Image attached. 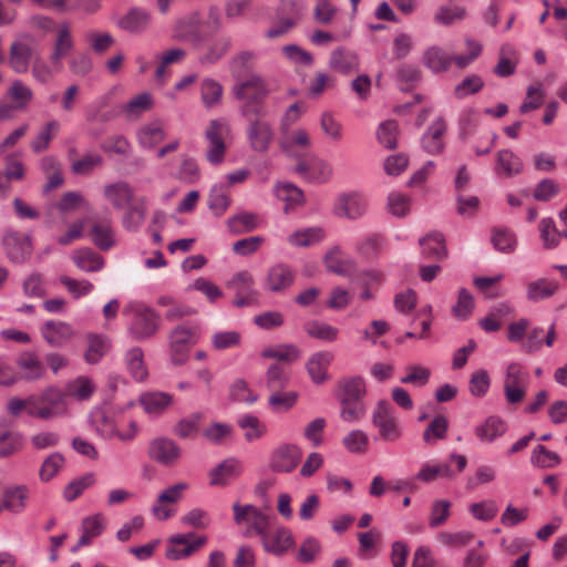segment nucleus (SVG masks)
I'll return each mask as SVG.
<instances>
[{
  "instance_id": "f257e3e1",
  "label": "nucleus",
  "mask_w": 567,
  "mask_h": 567,
  "mask_svg": "<svg viewBox=\"0 0 567 567\" xmlns=\"http://www.w3.org/2000/svg\"><path fill=\"white\" fill-rule=\"evenodd\" d=\"M233 93L237 100L243 101L241 114L246 118L262 117L266 114L264 102L269 91L260 76L252 74L238 82Z\"/></svg>"
},
{
  "instance_id": "f03ea898",
  "label": "nucleus",
  "mask_w": 567,
  "mask_h": 567,
  "mask_svg": "<svg viewBox=\"0 0 567 567\" xmlns=\"http://www.w3.org/2000/svg\"><path fill=\"white\" fill-rule=\"evenodd\" d=\"M199 336L197 323H181L171 331L168 347L174 365H183L188 361L189 351L198 342Z\"/></svg>"
},
{
  "instance_id": "7ed1b4c3",
  "label": "nucleus",
  "mask_w": 567,
  "mask_h": 567,
  "mask_svg": "<svg viewBox=\"0 0 567 567\" xmlns=\"http://www.w3.org/2000/svg\"><path fill=\"white\" fill-rule=\"evenodd\" d=\"M371 422L377 429L379 437L385 443H395L403 436V429L395 410L385 400L377 403L372 412Z\"/></svg>"
},
{
  "instance_id": "20e7f679",
  "label": "nucleus",
  "mask_w": 567,
  "mask_h": 567,
  "mask_svg": "<svg viewBox=\"0 0 567 567\" xmlns=\"http://www.w3.org/2000/svg\"><path fill=\"white\" fill-rule=\"evenodd\" d=\"M231 130L226 118H215L208 122L205 130L207 141L206 159L213 164H220L227 151V142L230 140Z\"/></svg>"
},
{
  "instance_id": "39448f33",
  "label": "nucleus",
  "mask_w": 567,
  "mask_h": 567,
  "mask_svg": "<svg viewBox=\"0 0 567 567\" xmlns=\"http://www.w3.org/2000/svg\"><path fill=\"white\" fill-rule=\"evenodd\" d=\"M529 382L527 369L518 362H511L506 367L503 385L506 401L509 404L520 403L526 396Z\"/></svg>"
},
{
  "instance_id": "423d86ee",
  "label": "nucleus",
  "mask_w": 567,
  "mask_h": 567,
  "mask_svg": "<svg viewBox=\"0 0 567 567\" xmlns=\"http://www.w3.org/2000/svg\"><path fill=\"white\" fill-rule=\"evenodd\" d=\"M233 512L234 522L239 526H246L245 535L248 537L252 535L261 537L266 529L270 527V516L262 513L254 505H241L240 503L236 502L233 505Z\"/></svg>"
},
{
  "instance_id": "0eeeda50",
  "label": "nucleus",
  "mask_w": 567,
  "mask_h": 567,
  "mask_svg": "<svg viewBox=\"0 0 567 567\" xmlns=\"http://www.w3.org/2000/svg\"><path fill=\"white\" fill-rule=\"evenodd\" d=\"M173 39L186 43L198 44L203 42L204 19L199 12H189L175 20L172 29Z\"/></svg>"
},
{
  "instance_id": "6e6552de",
  "label": "nucleus",
  "mask_w": 567,
  "mask_h": 567,
  "mask_svg": "<svg viewBox=\"0 0 567 567\" xmlns=\"http://www.w3.org/2000/svg\"><path fill=\"white\" fill-rule=\"evenodd\" d=\"M450 461L455 463V468L451 466V463H440L436 465L424 464L415 478L424 483L433 482L437 477L451 480L463 472L467 465V458L461 454H451Z\"/></svg>"
},
{
  "instance_id": "1a4fd4ad",
  "label": "nucleus",
  "mask_w": 567,
  "mask_h": 567,
  "mask_svg": "<svg viewBox=\"0 0 567 567\" xmlns=\"http://www.w3.org/2000/svg\"><path fill=\"white\" fill-rule=\"evenodd\" d=\"M311 136L307 130L299 127L281 131L280 148L288 156L296 158L297 162L311 153Z\"/></svg>"
},
{
  "instance_id": "9d476101",
  "label": "nucleus",
  "mask_w": 567,
  "mask_h": 567,
  "mask_svg": "<svg viewBox=\"0 0 567 567\" xmlns=\"http://www.w3.org/2000/svg\"><path fill=\"white\" fill-rule=\"evenodd\" d=\"M367 208L368 202L361 193L347 192L336 197L332 212L338 217L355 220L365 214Z\"/></svg>"
},
{
  "instance_id": "9b49d317",
  "label": "nucleus",
  "mask_w": 567,
  "mask_h": 567,
  "mask_svg": "<svg viewBox=\"0 0 567 567\" xmlns=\"http://www.w3.org/2000/svg\"><path fill=\"white\" fill-rule=\"evenodd\" d=\"M228 287L235 291L236 307H250L258 302L259 293L255 289V280L250 272L246 270L237 272L228 282Z\"/></svg>"
},
{
  "instance_id": "f8f14e48",
  "label": "nucleus",
  "mask_w": 567,
  "mask_h": 567,
  "mask_svg": "<svg viewBox=\"0 0 567 567\" xmlns=\"http://www.w3.org/2000/svg\"><path fill=\"white\" fill-rule=\"evenodd\" d=\"M206 543V536H195L193 533L172 536L166 549V557L172 560L189 557Z\"/></svg>"
},
{
  "instance_id": "ddd939ff",
  "label": "nucleus",
  "mask_w": 567,
  "mask_h": 567,
  "mask_svg": "<svg viewBox=\"0 0 567 567\" xmlns=\"http://www.w3.org/2000/svg\"><path fill=\"white\" fill-rule=\"evenodd\" d=\"M2 243L8 258L13 262H25L32 255L31 237L18 230H7Z\"/></svg>"
},
{
  "instance_id": "4468645a",
  "label": "nucleus",
  "mask_w": 567,
  "mask_h": 567,
  "mask_svg": "<svg viewBox=\"0 0 567 567\" xmlns=\"http://www.w3.org/2000/svg\"><path fill=\"white\" fill-rule=\"evenodd\" d=\"M296 171L306 179L317 183L327 182L332 174L330 164L313 153L299 158Z\"/></svg>"
},
{
  "instance_id": "2eb2a0df",
  "label": "nucleus",
  "mask_w": 567,
  "mask_h": 567,
  "mask_svg": "<svg viewBox=\"0 0 567 567\" xmlns=\"http://www.w3.org/2000/svg\"><path fill=\"white\" fill-rule=\"evenodd\" d=\"M265 551L275 556L285 555L295 544L292 533L285 526H277L274 529H266L260 537Z\"/></svg>"
},
{
  "instance_id": "dca6fc26",
  "label": "nucleus",
  "mask_w": 567,
  "mask_h": 567,
  "mask_svg": "<svg viewBox=\"0 0 567 567\" xmlns=\"http://www.w3.org/2000/svg\"><path fill=\"white\" fill-rule=\"evenodd\" d=\"M247 138L250 147L258 153H265L274 140V130L271 125L261 117L247 118Z\"/></svg>"
},
{
  "instance_id": "f3484780",
  "label": "nucleus",
  "mask_w": 567,
  "mask_h": 567,
  "mask_svg": "<svg viewBox=\"0 0 567 567\" xmlns=\"http://www.w3.org/2000/svg\"><path fill=\"white\" fill-rule=\"evenodd\" d=\"M301 456L302 452L297 445L284 444L272 452L270 467L278 473H290L298 466Z\"/></svg>"
},
{
  "instance_id": "a211bd4d",
  "label": "nucleus",
  "mask_w": 567,
  "mask_h": 567,
  "mask_svg": "<svg viewBox=\"0 0 567 567\" xmlns=\"http://www.w3.org/2000/svg\"><path fill=\"white\" fill-rule=\"evenodd\" d=\"M243 473V464L234 457H228L208 472L209 485L224 487L238 478Z\"/></svg>"
},
{
  "instance_id": "6ab92c4d",
  "label": "nucleus",
  "mask_w": 567,
  "mask_h": 567,
  "mask_svg": "<svg viewBox=\"0 0 567 567\" xmlns=\"http://www.w3.org/2000/svg\"><path fill=\"white\" fill-rule=\"evenodd\" d=\"M72 48L73 39L69 23L64 22L59 24L56 28V37L53 45V51L50 55V61L55 71L61 70L62 59L68 55Z\"/></svg>"
},
{
  "instance_id": "aec40b11",
  "label": "nucleus",
  "mask_w": 567,
  "mask_h": 567,
  "mask_svg": "<svg viewBox=\"0 0 567 567\" xmlns=\"http://www.w3.org/2000/svg\"><path fill=\"white\" fill-rule=\"evenodd\" d=\"M295 272L286 264L271 266L265 278V288L272 292H280L288 289L295 281Z\"/></svg>"
},
{
  "instance_id": "412c9836",
  "label": "nucleus",
  "mask_w": 567,
  "mask_h": 567,
  "mask_svg": "<svg viewBox=\"0 0 567 567\" xmlns=\"http://www.w3.org/2000/svg\"><path fill=\"white\" fill-rule=\"evenodd\" d=\"M333 353L327 350L312 353L306 363L311 381L321 384L328 380V368L333 361Z\"/></svg>"
},
{
  "instance_id": "4be33fe9",
  "label": "nucleus",
  "mask_w": 567,
  "mask_h": 567,
  "mask_svg": "<svg viewBox=\"0 0 567 567\" xmlns=\"http://www.w3.org/2000/svg\"><path fill=\"white\" fill-rule=\"evenodd\" d=\"M72 327L63 321L49 320L41 328L43 339L51 347H62L73 337Z\"/></svg>"
},
{
  "instance_id": "5701e85b",
  "label": "nucleus",
  "mask_w": 567,
  "mask_h": 567,
  "mask_svg": "<svg viewBox=\"0 0 567 567\" xmlns=\"http://www.w3.org/2000/svg\"><path fill=\"white\" fill-rule=\"evenodd\" d=\"M329 66L338 73L349 74L359 69V58L352 50L340 47L331 52Z\"/></svg>"
},
{
  "instance_id": "b1692460",
  "label": "nucleus",
  "mask_w": 567,
  "mask_h": 567,
  "mask_svg": "<svg viewBox=\"0 0 567 567\" xmlns=\"http://www.w3.org/2000/svg\"><path fill=\"white\" fill-rule=\"evenodd\" d=\"M179 447L169 439H156L150 444V457L162 464L174 463L179 457Z\"/></svg>"
},
{
  "instance_id": "393cba45",
  "label": "nucleus",
  "mask_w": 567,
  "mask_h": 567,
  "mask_svg": "<svg viewBox=\"0 0 567 567\" xmlns=\"http://www.w3.org/2000/svg\"><path fill=\"white\" fill-rule=\"evenodd\" d=\"M324 265L330 272L339 276H349L355 269V262L347 257L340 247L334 246L324 256Z\"/></svg>"
},
{
  "instance_id": "a878e982",
  "label": "nucleus",
  "mask_w": 567,
  "mask_h": 567,
  "mask_svg": "<svg viewBox=\"0 0 567 567\" xmlns=\"http://www.w3.org/2000/svg\"><path fill=\"white\" fill-rule=\"evenodd\" d=\"M106 519L102 514H95L85 517L81 524L82 535L78 544L72 548V551H78L81 547L91 544L92 539L100 536L105 528Z\"/></svg>"
},
{
  "instance_id": "bb28decb",
  "label": "nucleus",
  "mask_w": 567,
  "mask_h": 567,
  "mask_svg": "<svg viewBox=\"0 0 567 567\" xmlns=\"http://www.w3.org/2000/svg\"><path fill=\"white\" fill-rule=\"evenodd\" d=\"M559 289V284L556 280L548 278H538L527 282L526 298L530 302H539L553 297Z\"/></svg>"
},
{
  "instance_id": "cd10ccee",
  "label": "nucleus",
  "mask_w": 567,
  "mask_h": 567,
  "mask_svg": "<svg viewBox=\"0 0 567 567\" xmlns=\"http://www.w3.org/2000/svg\"><path fill=\"white\" fill-rule=\"evenodd\" d=\"M94 422L96 423L97 431L105 437H111L113 435H117L122 441H131L137 434L138 426L137 422L130 421V431H124L122 429H117L115 424L109 420L104 413H99L94 416Z\"/></svg>"
},
{
  "instance_id": "c85d7f7f",
  "label": "nucleus",
  "mask_w": 567,
  "mask_h": 567,
  "mask_svg": "<svg viewBox=\"0 0 567 567\" xmlns=\"http://www.w3.org/2000/svg\"><path fill=\"white\" fill-rule=\"evenodd\" d=\"M104 197L115 208H127L132 204L133 190L125 182L107 184L103 189Z\"/></svg>"
},
{
  "instance_id": "c756f323",
  "label": "nucleus",
  "mask_w": 567,
  "mask_h": 567,
  "mask_svg": "<svg viewBox=\"0 0 567 567\" xmlns=\"http://www.w3.org/2000/svg\"><path fill=\"white\" fill-rule=\"evenodd\" d=\"M422 62L433 73H441L450 69L452 55L442 48L432 45L424 51Z\"/></svg>"
},
{
  "instance_id": "7c9ffc66",
  "label": "nucleus",
  "mask_w": 567,
  "mask_h": 567,
  "mask_svg": "<svg viewBox=\"0 0 567 567\" xmlns=\"http://www.w3.org/2000/svg\"><path fill=\"white\" fill-rule=\"evenodd\" d=\"M423 257L433 260H442L446 257L444 237L441 233L433 231L420 239Z\"/></svg>"
},
{
  "instance_id": "2f4dec72",
  "label": "nucleus",
  "mask_w": 567,
  "mask_h": 567,
  "mask_svg": "<svg viewBox=\"0 0 567 567\" xmlns=\"http://www.w3.org/2000/svg\"><path fill=\"white\" fill-rule=\"evenodd\" d=\"M231 38L221 35L210 42L200 55L199 61L204 65H213L221 60L231 49Z\"/></svg>"
},
{
  "instance_id": "473e14b6",
  "label": "nucleus",
  "mask_w": 567,
  "mask_h": 567,
  "mask_svg": "<svg viewBox=\"0 0 567 567\" xmlns=\"http://www.w3.org/2000/svg\"><path fill=\"white\" fill-rule=\"evenodd\" d=\"M446 131L444 120H436L423 135V148L430 154H439L444 148L443 136Z\"/></svg>"
},
{
  "instance_id": "72a5a7b5",
  "label": "nucleus",
  "mask_w": 567,
  "mask_h": 567,
  "mask_svg": "<svg viewBox=\"0 0 567 567\" xmlns=\"http://www.w3.org/2000/svg\"><path fill=\"white\" fill-rule=\"evenodd\" d=\"M506 431L507 425L502 419L489 416L484 423L475 427V435L484 443H492L497 437L503 436Z\"/></svg>"
},
{
  "instance_id": "f704fd0d",
  "label": "nucleus",
  "mask_w": 567,
  "mask_h": 567,
  "mask_svg": "<svg viewBox=\"0 0 567 567\" xmlns=\"http://www.w3.org/2000/svg\"><path fill=\"white\" fill-rule=\"evenodd\" d=\"M523 169L520 158L509 150H502L496 156L495 172L499 176L511 177L517 175Z\"/></svg>"
},
{
  "instance_id": "c9c22d12",
  "label": "nucleus",
  "mask_w": 567,
  "mask_h": 567,
  "mask_svg": "<svg viewBox=\"0 0 567 567\" xmlns=\"http://www.w3.org/2000/svg\"><path fill=\"white\" fill-rule=\"evenodd\" d=\"M61 124L56 120H51L41 126L37 136L32 140L30 147L39 154L50 147L51 142L58 136Z\"/></svg>"
},
{
  "instance_id": "e433bc0d",
  "label": "nucleus",
  "mask_w": 567,
  "mask_h": 567,
  "mask_svg": "<svg viewBox=\"0 0 567 567\" xmlns=\"http://www.w3.org/2000/svg\"><path fill=\"white\" fill-rule=\"evenodd\" d=\"M326 234L321 227H308L298 229L287 237L292 247H310L323 240Z\"/></svg>"
},
{
  "instance_id": "4c0bfd02",
  "label": "nucleus",
  "mask_w": 567,
  "mask_h": 567,
  "mask_svg": "<svg viewBox=\"0 0 567 567\" xmlns=\"http://www.w3.org/2000/svg\"><path fill=\"white\" fill-rule=\"evenodd\" d=\"M32 49L24 41H16L11 44L9 63L18 73H24L29 69Z\"/></svg>"
},
{
  "instance_id": "58836bf2",
  "label": "nucleus",
  "mask_w": 567,
  "mask_h": 567,
  "mask_svg": "<svg viewBox=\"0 0 567 567\" xmlns=\"http://www.w3.org/2000/svg\"><path fill=\"white\" fill-rule=\"evenodd\" d=\"M72 260L80 270L86 272L99 271L104 267L103 258L90 248L76 249L72 255Z\"/></svg>"
},
{
  "instance_id": "ea45409f",
  "label": "nucleus",
  "mask_w": 567,
  "mask_h": 567,
  "mask_svg": "<svg viewBox=\"0 0 567 567\" xmlns=\"http://www.w3.org/2000/svg\"><path fill=\"white\" fill-rule=\"evenodd\" d=\"M275 195L286 204L285 213H289L292 208L303 203L301 189L290 183H278L275 187Z\"/></svg>"
},
{
  "instance_id": "a19ab883",
  "label": "nucleus",
  "mask_w": 567,
  "mask_h": 567,
  "mask_svg": "<svg viewBox=\"0 0 567 567\" xmlns=\"http://www.w3.org/2000/svg\"><path fill=\"white\" fill-rule=\"evenodd\" d=\"M303 330L310 338L326 342H333L339 338V329L319 320H309L303 324Z\"/></svg>"
},
{
  "instance_id": "79ce46f5",
  "label": "nucleus",
  "mask_w": 567,
  "mask_h": 567,
  "mask_svg": "<svg viewBox=\"0 0 567 567\" xmlns=\"http://www.w3.org/2000/svg\"><path fill=\"white\" fill-rule=\"evenodd\" d=\"M265 381L270 392L282 391L289 384L290 371L281 363H274L268 368Z\"/></svg>"
},
{
  "instance_id": "37998d69",
  "label": "nucleus",
  "mask_w": 567,
  "mask_h": 567,
  "mask_svg": "<svg viewBox=\"0 0 567 567\" xmlns=\"http://www.w3.org/2000/svg\"><path fill=\"white\" fill-rule=\"evenodd\" d=\"M517 64L516 50L511 44H504L499 49L498 62L494 69V73L501 78L512 75Z\"/></svg>"
},
{
  "instance_id": "c03bdc74",
  "label": "nucleus",
  "mask_w": 567,
  "mask_h": 567,
  "mask_svg": "<svg viewBox=\"0 0 567 567\" xmlns=\"http://www.w3.org/2000/svg\"><path fill=\"white\" fill-rule=\"evenodd\" d=\"M29 489L24 485L7 488L3 492V507L10 512L19 513L25 507Z\"/></svg>"
},
{
  "instance_id": "a18cd8bd",
  "label": "nucleus",
  "mask_w": 567,
  "mask_h": 567,
  "mask_svg": "<svg viewBox=\"0 0 567 567\" xmlns=\"http://www.w3.org/2000/svg\"><path fill=\"white\" fill-rule=\"evenodd\" d=\"M40 398L43 408L51 411L52 417L65 412V399L68 398L65 390L61 391L59 389L51 388L44 391Z\"/></svg>"
},
{
  "instance_id": "49530a36",
  "label": "nucleus",
  "mask_w": 567,
  "mask_h": 567,
  "mask_svg": "<svg viewBox=\"0 0 567 567\" xmlns=\"http://www.w3.org/2000/svg\"><path fill=\"white\" fill-rule=\"evenodd\" d=\"M230 205L228 187L223 184L214 185L208 196V207L217 216L223 215Z\"/></svg>"
},
{
  "instance_id": "de8ad7c7",
  "label": "nucleus",
  "mask_w": 567,
  "mask_h": 567,
  "mask_svg": "<svg viewBox=\"0 0 567 567\" xmlns=\"http://www.w3.org/2000/svg\"><path fill=\"white\" fill-rule=\"evenodd\" d=\"M94 391L95 386L91 379L84 375L78 377L65 385L68 398H73L79 401L89 400Z\"/></svg>"
},
{
  "instance_id": "09e8293b",
  "label": "nucleus",
  "mask_w": 567,
  "mask_h": 567,
  "mask_svg": "<svg viewBox=\"0 0 567 567\" xmlns=\"http://www.w3.org/2000/svg\"><path fill=\"white\" fill-rule=\"evenodd\" d=\"M449 431V421L444 415H436L422 434L427 445H435L437 441L444 440Z\"/></svg>"
},
{
  "instance_id": "8fccbe9b",
  "label": "nucleus",
  "mask_w": 567,
  "mask_h": 567,
  "mask_svg": "<svg viewBox=\"0 0 567 567\" xmlns=\"http://www.w3.org/2000/svg\"><path fill=\"white\" fill-rule=\"evenodd\" d=\"M23 437L20 433L0 426V457H7L20 451Z\"/></svg>"
},
{
  "instance_id": "3c124183",
  "label": "nucleus",
  "mask_w": 567,
  "mask_h": 567,
  "mask_svg": "<svg viewBox=\"0 0 567 567\" xmlns=\"http://www.w3.org/2000/svg\"><path fill=\"white\" fill-rule=\"evenodd\" d=\"M18 365L27 380H37L44 373V365L38 357L31 352H25L20 355Z\"/></svg>"
},
{
  "instance_id": "603ef678",
  "label": "nucleus",
  "mask_w": 567,
  "mask_h": 567,
  "mask_svg": "<svg viewBox=\"0 0 567 567\" xmlns=\"http://www.w3.org/2000/svg\"><path fill=\"white\" fill-rule=\"evenodd\" d=\"M11 104L17 110H24L33 97L32 90L21 81H14L7 92Z\"/></svg>"
},
{
  "instance_id": "864d4df0",
  "label": "nucleus",
  "mask_w": 567,
  "mask_h": 567,
  "mask_svg": "<svg viewBox=\"0 0 567 567\" xmlns=\"http://www.w3.org/2000/svg\"><path fill=\"white\" fill-rule=\"evenodd\" d=\"M65 458L61 453H52L44 458L39 470V478L47 483L51 481L64 466Z\"/></svg>"
},
{
  "instance_id": "5fc2aeb1",
  "label": "nucleus",
  "mask_w": 567,
  "mask_h": 567,
  "mask_svg": "<svg viewBox=\"0 0 567 567\" xmlns=\"http://www.w3.org/2000/svg\"><path fill=\"white\" fill-rule=\"evenodd\" d=\"M89 347L85 352V361L90 364L99 362L109 350V340L99 334H90L87 337Z\"/></svg>"
},
{
  "instance_id": "6e6d98bb",
  "label": "nucleus",
  "mask_w": 567,
  "mask_h": 567,
  "mask_svg": "<svg viewBox=\"0 0 567 567\" xmlns=\"http://www.w3.org/2000/svg\"><path fill=\"white\" fill-rule=\"evenodd\" d=\"M261 355L268 359H276L282 363H291L300 358V350L293 344H281L265 349Z\"/></svg>"
},
{
  "instance_id": "4d7b16f0",
  "label": "nucleus",
  "mask_w": 567,
  "mask_h": 567,
  "mask_svg": "<svg viewBox=\"0 0 567 567\" xmlns=\"http://www.w3.org/2000/svg\"><path fill=\"white\" fill-rule=\"evenodd\" d=\"M530 462L534 466L540 468H551L557 466L561 458L556 452L549 451L546 446L536 445L532 452Z\"/></svg>"
},
{
  "instance_id": "13d9d810",
  "label": "nucleus",
  "mask_w": 567,
  "mask_h": 567,
  "mask_svg": "<svg viewBox=\"0 0 567 567\" xmlns=\"http://www.w3.org/2000/svg\"><path fill=\"white\" fill-rule=\"evenodd\" d=\"M173 402V396L164 392L144 393V411L151 414H161Z\"/></svg>"
},
{
  "instance_id": "bf43d9fd",
  "label": "nucleus",
  "mask_w": 567,
  "mask_h": 567,
  "mask_svg": "<svg viewBox=\"0 0 567 567\" xmlns=\"http://www.w3.org/2000/svg\"><path fill=\"white\" fill-rule=\"evenodd\" d=\"M340 401H360L365 393V383L361 377L346 379L341 383Z\"/></svg>"
},
{
  "instance_id": "052dcab7",
  "label": "nucleus",
  "mask_w": 567,
  "mask_h": 567,
  "mask_svg": "<svg viewBox=\"0 0 567 567\" xmlns=\"http://www.w3.org/2000/svg\"><path fill=\"white\" fill-rule=\"evenodd\" d=\"M344 449L353 454H364L369 449V436L361 430H352L343 439Z\"/></svg>"
},
{
  "instance_id": "680f3d73",
  "label": "nucleus",
  "mask_w": 567,
  "mask_h": 567,
  "mask_svg": "<svg viewBox=\"0 0 567 567\" xmlns=\"http://www.w3.org/2000/svg\"><path fill=\"white\" fill-rule=\"evenodd\" d=\"M210 340L215 350L224 351L239 347L241 334L235 330L217 331L212 334Z\"/></svg>"
},
{
  "instance_id": "e2e57ef3",
  "label": "nucleus",
  "mask_w": 567,
  "mask_h": 567,
  "mask_svg": "<svg viewBox=\"0 0 567 567\" xmlns=\"http://www.w3.org/2000/svg\"><path fill=\"white\" fill-rule=\"evenodd\" d=\"M539 235L546 249H554L560 243V234L553 218H543L539 223Z\"/></svg>"
},
{
  "instance_id": "0e129e2a",
  "label": "nucleus",
  "mask_w": 567,
  "mask_h": 567,
  "mask_svg": "<svg viewBox=\"0 0 567 567\" xmlns=\"http://www.w3.org/2000/svg\"><path fill=\"white\" fill-rule=\"evenodd\" d=\"M259 224L258 215L254 213H241L228 220V227L233 233L241 234L256 229Z\"/></svg>"
},
{
  "instance_id": "69168bd1",
  "label": "nucleus",
  "mask_w": 567,
  "mask_h": 567,
  "mask_svg": "<svg viewBox=\"0 0 567 567\" xmlns=\"http://www.w3.org/2000/svg\"><path fill=\"white\" fill-rule=\"evenodd\" d=\"M475 307L473 296L465 288L458 291L457 301L452 308V313L457 320H467Z\"/></svg>"
},
{
  "instance_id": "338daca9",
  "label": "nucleus",
  "mask_w": 567,
  "mask_h": 567,
  "mask_svg": "<svg viewBox=\"0 0 567 567\" xmlns=\"http://www.w3.org/2000/svg\"><path fill=\"white\" fill-rule=\"evenodd\" d=\"M202 101L206 107H214L219 104L223 96V86L212 80L206 79L200 86Z\"/></svg>"
},
{
  "instance_id": "774afa93",
  "label": "nucleus",
  "mask_w": 567,
  "mask_h": 567,
  "mask_svg": "<svg viewBox=\"0 0 567 567\" xmlns=\"http://www.w3.org/2000/svg\"><path fill=\"white\" fill-rule=\"evenodd\" d=\"M95 483V476L93 473H87L84 476L73 480L70 482L64 491H63V497L68 502L75 501L79 496L82 495V493L92 486Z\"/></svg>"
}]
</instances>
